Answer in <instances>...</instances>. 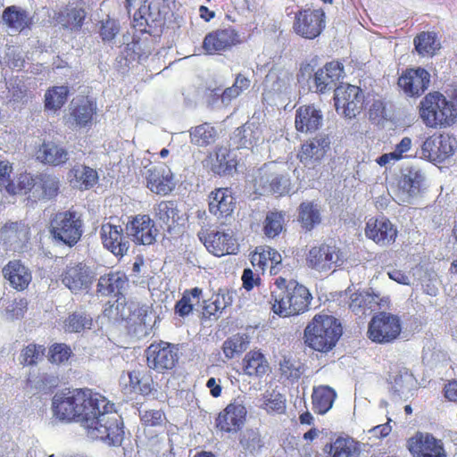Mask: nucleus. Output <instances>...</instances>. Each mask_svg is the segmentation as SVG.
<instances>
[{
	"label": "nucleus",
	"mask_w": 457,
	"mask_h": 457,
	"mask_svg": "<svg viewBox=\"0 0 457 457\" xmlns=\"http://www.w3.org/2000/svg\"><path fill=\"white\" fill-rule=\"evenodd\" d=\"M328 145V143L325 137H313L306 140L301 145L297 158L304 165L320 162L324 157Z\"/></svg>",
	"instance_id": "obj_33"
},
{
	"label": "nucleus",
	"mask_w": 457,
	"mask_h": 457,
	"mask_svg": "<svg viewBox=\"0 0 457 457\" xmlns=\"http://www.w3.org/2000/svg\"><path fill=\"white\" fill-rule=\"evenodd\" d=\"M62 282L71 292L86 289L90 283L89 270L82 262H70L61 274Z\"/></svg>",
	"instance_id": "obj_24"
},
{
	"label": "nucleus",
	"mask_w": 457,
	"mask_h": 457,
	"mask_svg": "<svg viewBox=\"0 0 457 457\" xmlns=\"http://www.w3.org/2000/svg\"><path fill=\"white\" fill-rule=\"evenodd\" d=\"M73 356L71 346L65 343H54L48 349V361L52 364L66 363Z\"/></svg>",
	"instance_id": "obj_52"
},
{
	"label": "nucleus",
	"mask_w": 457,
	"mask_h": 457,
	"mask_svg": "<svg viewBox=\"0 0 457 457\" xmlns=\"http://www.w3.org/2000/svg\"><path fill=\"white\" fill-rule=\"evenodd\" d=\"M149 370L165 374L179 362V348L176 345L160 340L153 342L145 351Z\"/></svg>",
	"instance_id": "obj_8"
},
{
	"label": "nucleus",
	"mask_w": 457,
	"mask_h": 457,
	"mask_svg": "<svg viewBox=\"0 0 457 457\" xmlns=\"http://www.w3.org/2000/svg\"><path fill=\"white\" fill-rule=\"evenodd\" d=\"M188 134L190 143L201 148L214 145L219 137L217 129L210 122H203L191 127Z\"/></svg>",
	"instance_id": "obj_35"
},
{
	"label": "nucleus",
	"mask_w": 457,
	"mask_h": 457,
	"mask_svg": "<svg viewBox=\"0 0 457 457\" xmlns=\"http://www.w3.org/2000/svg\"><path fill=\"white\" fill-rule=\"evenodd\" d=\"M49 232L55 240L71 247L82 237L83 220L75 211L58 212L50 220Z\"/></svg>",
	"instance_id": "obj_5"
},
{
	"label": "nucleus",
	"mask_w": 457,
	"mask_h": 457,
	"mask_svg": "<svg viewBox=\"0 0 457 457\" xmlns=\"http://www.w3.org/2000/svg\"><path fill=\"white\" fill-rule=\"evenodd\" d=\"M312 299V294L305 286L296 280L278 277L271 287L270 303L275 314L291 317L307 312Z\"/></svg>",
	"instance_id": "obj_2"
},
{
	"label": "nucleus",
	"mask_w": 457,
	"mask_h": 457,
	"mask_svg": "<svg viewBox=\"0 0 457 457\" xmlns=\"http://www.w3.org/2000/svg\"><path fill=\"white\" fill-rule=\"evenodd\" d=\"M37 176L34 178L31 174L21 173L15 181L7 184L6 191L11 195L28 194L36 187Z\"/></svg>",
	"instance_id": "obj_50"
},
{
	"label": "nucleus",
	"mask_w": 457,
	"mask_h": 457,
	"mask_svg": "<svg viewBox=\"0 0 457 457\" xmlns=\"http://www.w3.org/2000/svg\"><path fill=\"white\" fill-rule=\"evenodd\" d=\"M100 237L104 248L116 257H123L129 249V241L120 225L104 223L100 229Z\"/></svg>",
	"instance_id": "obj_19"
},
{
	"label": "nucleus",
	"mask_w": 457,
	"mask_h": 457,
	"mask_svg": "<svg viewBox=\"0 0 457 457\" xmlns=\"http://www.w3.org/2000/svg\"><path fill=\"white\" fill-rule=\"evenodd\" d=\"M86 12L84 9H67L66 12L61 15V21L63 26L71 29H79L85 21Z\"/></svg>",
	"instance_id": "obj_57"
},
{
	"label": "nucleus",
	"mask_w": 457,
	"mask_h": 457,
	"mask_svg": "<svg viewBox=\"0 0 457 457\" xmlns=\"http://www.w3.org/2000/svg\"><path fill=\"white\" fill-rule=\"evenodd\" d=\"M305 261L309 268L319 272L335 270L341 262V251L336 245L322 243L311 247Z\"/></svg>",
	"instance_id": "obj_13"
},
{
	"label": "nucleus",
	"mask_w": 457,
	"mask_h": 457,
	"mask_svg": "<svg viewBox=\"0 0 457 457\" xmlns=\"http://www.w3.org/2000/svg\"><path fill=\"white\" fill-rule=\"evenodd\" d=\"M248 342L243 336L237 334L227 338L222 345V352L228 360L235 358L237 355L245 352L247 348Z\"/></svg>",
	"instance_id": "obj_51"
},
{
	"label": "nucleus",
	"mask_w": 457,
	"mask_h": 457,
	"mask_svg": "<svg viewBox=\"0 0 457 457\" xmlns=\"http://www.w3.org/2000/svg\"><path fill=\"white\" fill-rule=\"evenodd\" d=\"M298 211V220L306 230H312L321 220L320 210L312 202L302 203Z\"/></svg>",
	"instance_id": "obj_45"
},
{
	"label": "nucleus",
	"mask_w": 457,
	"mask_h": 457,
	"mask_svg": "<svg viewBox=\"0 0 457 457\" xmlns=\"http://www.w3.org/2000/svg\"><path fill=\"white\" fill-rule=\"evenodd\" d=\"M419 116L427 128L433 129H448L457 123L447 96L439 91L429 92L422 98Z\"/></svg>",
	"instance_id": "obj_4"
},
{
	"label": "nucleus",
	"mask_w": 457,
	"mask_h": 457,
	"mask_svg": "<svg viewBox=\"0 0 457 457\" xmlns=\"http://www.w3.org/2000/svg\"><path fill=\"white\" fill-rule=\"evenodd\" d=\"M28 309V301L26 298L14 299L6 306V312L12 319L22 318Z\"/></svg>",
	"instance_id": "obj_61"
},
{
	"label": "nucleus",
	"mask_w": 457,
	"mask_h": 457,
	"mask_svg": "<svg viewBox=\"0 0 457 457\" xmlns=\"http://www.w3.org/2000/svg\"><path fill=\"white\" fill-rule=\"evenodd\" d=\"M401 332L402 323L397 315L379 312L369 322L367 337L374 343L385 345L395 341Z\"/></svg>",
	"instance_id": "obj_6"
},
{
	"label": "nucleus",
	"mask_w": 457,
	"mask_h": 457,
	"mask_svg": "<svg viewBox=\"0 0 457 457\" xmlns=\"http://www.w3.org/2000/svg\"><path fill=\"white\" fill-rule=\"evenodd\" d=\"M53 416L64 422H79L87 436L107 441L110 445H120L123 429L113 413V404L90 388H66L52 398Z\"/></svg>",
	"instance_id": "obj_1"
},
{
	"label": "nucleus",
	"mask_w": 457,
	"mask_h": 457,
	"mask_svg": "<svg viewBox=\"0 0 457 457\" xmlns=\"http://www.w3.org/2000/svg\"><path fill=\"white\" fill-rule=\"evenodd\" d=\"M238 162L237 156L227 149L219 148L216 151V160L211 170L219 176L229 175L236 171Z\"/></svg>",
	"instance_id": "obj_42"
},
{
	"label": "nucleus",
	"mask_w": 457,
	"mask_h": 457,
	"mask_svg": "<svg viewBox=\"0 0 457 457\" xmlns=\"http://www.w3.org/2000/svg\"><path fill=\"white\" fill-rule=\"evenodd\" d=\"M206 249L215 256L236 254L239 245L232 232L212 231L199 236Z\"/></svg>",
	"instance_id": "obj_17"
},
{
	"label": "nucleus",
	"mask_w": 457,
	"mask_h": 457,
	"mask_svg": "<svg viewBox=\"0 0 457 457\" xmlns=\"http://www.w3.org/2000/svg\"><path fill=\"white\" fill-rule=\"evenodd\" d=\"M2 18L8 28L19 32L30 29L34 23L29 13L16 5L6 7L3 12Z\"/></svg>",
	"instance_id": "obj_37"
},
{
	"label": "nucleus",
	"mask_w": 457,
	"mask_h": 457,
	"mask_svg": "<svg viewBox=\"0 0 457 457\" xmlns=\"http://www.w3.org/2000/svg\"><path fill=\"white\" fill-rule=\"evenodd\" d=\"M241 367L243 374L250 378H262L270 370V364L260 350H251L246 353Z\"/></svg>",
	"instance_id": "obj_32"
},
{
	"label": "nucleus",
	"mask_w": 457,
	"mask_h": 457,
	"mask_svg": "<svg viewBox=\"0 0 457 457\" xmlns=\"http://www.w3.org/2000/svg\"><path fill=\"white\" fill-rule=\"evenodd\" d=\"M121 391L125 395L138 394L147 396L156 391L151 370H133L120 377Z\"/></svg>",
	"instance_id": "obj_15"
},
{
	"label": "nucleus",
	"mask_w": 457,
	"mask_h": 457,
	"mask_svg": "<svg viewBox=\"0 0 457 457\" xmlns=\"http://www.w3.org/2000/svg\"><path fill=\"white\" fill-rule=\"evenodd\" d=\"M321 112L313 105H302L295 112V129L301 133H312L322 124Z\"/></svg>",
	"instance_id": "obj_27"
},
{
	"label": "nucleus",
	"mask_w": 457,
	"mask_h": 457,
	"mask_svg": "<svg viewBox=\"0 0 457 457\" xmlns=\"http://www.w3.org/2000/svg\"><path fill=\"white\" fill-rule=\"evenodd\" d=\"M416 52L420 56H434L441 48V43L435 31H421L413 39Z\"/></svg>",
	"instance_id": "obj_38"
},
{
	"label": "nucleus",
	"mask_w": 457,
	"mask_h": 457,
	"mask_svg": "<svg viewBox=\"0 0 457 457\" xmlns=\"http://www.w3.org/2000/svg\"><path fill=\"white\" fill-rule=\"evenodd\" d=\"M140 420L145 427H158L164 424L166 416L162 410H147L140 414Z\"/></svg>",
	"instance_id": "obj_59"
},
{
	"label": "nucleus",
	"mask_w": 457,
	"mask_h": 457,
	"mask_svg": "<svg viewBox=\"0 0 457 457\" xmlns=\"http://www.w3.org/2000/svg\"><path fill=\"white\" fill-rule=\"evenodd\" d=\"M119 32V26L114 20L102 21L100 36L104 41H112Z\"/></svg>",
	"instance_id": "obj_63"
},
{
	"label": "nucleus",
	"mask_w": 457,
	"mask_h": 457,
	"mask_svg": "<svg viewBox=\"0 0 457 457\" xmlns=\"http://www.w3.org/2000/svg\"><path fill=\"white\" fill-rule=\"evenodd\" d=\"M36 158L40 162L49 166H62L69 159L65 148L54 141H43L36 151Z\"/></svg>",
	"instance_id": "obj_29"
},
{
	"label": "nucleus",
	"mask_w": 457,
	"mask_h": 457,
	"mask_svg": "<svg viewBox=\"0 0 457 457\" xmlns=\"http://www.w3.org/2000/svg\"><path fill=\"white\" fill-rule=\"evenodd\" d=\"M127 229L137 244L150 245L156 239L157 229L149 215H136L128 223Z\"/></svg>",
	"instance_id": "obj_21"
},
{
	"label": "nucleus",
	"mask_w": 457,
	"mask_h": 457,
	"mask_svg": "<svg viewBox=\"0 0 457 457\" xmlns=\"http://www.w3.org/2000/svg\"><path fill=\"white\" fill-rule=\"evenodd\" d=\"M457 139L450 133L436 132L421 145L422 156L432 162H443L453 155Z\"/></svg>",
	"instance_id": "obj_9"
},
{
	"label": "nucleus",
	"mask_w": 457,
	"mask_h": 457,
	"mask_svg": "<svg viewBox=\"0 0 457 457\" xmlns=\"http://www.w3.org/2000/svg\"><path fill=\"white\" fill-rule=\"evenodd\" d=\"M262 408L268 413H284L286 411V398L276 392L263 395Z\"/></svg>",
	"instance_id": "obj_54"
},
{
	"label": "nucleus",
	"mask_w": 457,
	"mask_h": 457,
	"mask_svg": "<svg viewBox=\"0 0 457 457\" xmlns=\"http://www.w3.org/2000/svg\"><path fill=\"white\" fill-rule=\"evenodd\" d=\"M334 101L337 112L352 119L363 109L364 95L360 87L340 85L335 89Z\"/></svg>",
	"instance_id": "obj_11"
},
{
	"label": "nucleus",
	"mask_w": 457,
	"mask_h": 457,
	"mask_svg": "<svg viewBox=\"0 0 457 457\" xmlns=\"http://www.w3.org/2000/svg\"><path fill=\"white\" fill-rule=\"evenodd\" d=\"M236 197L229 187H218L208 195V209L218 219L230 216L236 208Z\"/></svg>",
	"instance_id": "obj_20"
},
{
	"label": "nucleus",
	"mask_w": 457,
	"mask_h": 457,
	"mask_svg": "<svg viewBox=\"0 0 457 457\" xmlns=\"http://www.w3.org/2000/svg\"><path fill=\"white\" fill-rule=\"evenodd\" d=\"M128 282L126 274L122 271H110L102 275L96 286V292L103 296H118L121 294Z\"/></svg>",
	"instance_id": "obj_31"
},
{
	"label": "nucleus",
	"mask_w": 457,
	"mask_h": 457,
	"mask_svg": "<svg viewBox=\"0 0 457 457\" xmlns=\"http://www.w3.org/2000/svg\"><path fill=\"white\" fill-rule=\"evenodd\" d=\"M75 178L81 189H89L98 181V173L96 170L83 165L81 169H75Z\"/></svg>",
	"instance_id": "obj_56"
},
{
	"label": "nucleus",
	"mask_w": 457,
	"mask_h": 457,
	"mask_svg": "<svg viewBox=\"0 0 457 457\" xmlns=\"http://www.w3.org/2000/svg\"><path fill=\"white\" fill-rule=\"evenodd\" d=\"M262 194H270L278 197L289 193L291 181L287 173H265L260 177Z\"/></svg>",
	"instance_id": "obj_30"
},
{
	"label": "nucleus",
	"mask_w": 457,
	"mask_h": 457,
	"mask_svg": "<svg viewBox=\"0 0 457 457\" xmlns=\"http://www.w3.org/2000/svg\"><path fill=\"white\" fill-rule=\"evenodd\" d=\"M154 210L156 218L168 227L174 223L175 217L178 215V210L173 201H162Z\"/></svg>",
	"instance_id": "obj_55"
},
{
	"label": "nucleus",
	"mask_w": 457,
	"mask_h": 457,
	"mask_svg": "<svg viewBox=\"0 0 457 457\" xmlns=\"http://www.w3.org/2000/svg\"><path fill=\"white\" fill-rule=\"evenodd\" d=\"M387 303L388 299L380 298L378 295L357 292L351 295L349 308L356 314L360 312L365 314L368 310L375 311L377 306L380 308Z\"/></svg>",
	"instance_id": "obj_34"
},
{
	"label": "nucleus",
	"mask_w": 457,
	"mask_h": 457,
	"mask_svg": "<svg viewBox=\"0 0 457 457\" xmlns=\"http://www.w3.org/2000/svg\"><path fill=\"white\" fill-rule=\"evenodd\" d=\"M2 238L10 244H22L29 239V227L22 221L6 222L1 228Z\"/></svg>",
	"instance_id": "obj_40"
},
{
	"label": "nucleus",
	"mask_w": 457,
	"mask_h": 457,
	"mask_svg": "<svg viewBox=\"0 0 457 457\" xmlns=\"http://www.w3.org/2000/svg\"><path fill=\"white\" fill-rule=\"evenodd\" d=\"M28 91L24 82L21 79H15L9 87L11 99L14 102H23L28 97Z\"/></svg>",
	"instance_id": "obj_62"
},
{
	"label": "nucleus",
	"mask_w": 457,
	"mask_h": 457,
	"mask_svg": "<svg viewBox=\"0 0 457 457\" xmlns=\"http://www.w3.org/2000/svg\"><path fill=\"white\" fill-rule=\"evenodd\" d=\"M212 303L207 306L212 310L211 313L222 312L232 303V297L228 291L219 290V292L212 296Z\"/></svg>",
	"instance_id": "obj_60"
},
{
	"label": "nucleus",
	"mask_w": 457,
	"mask_h": 457,
	"mask_svg": "<svg viewBox=\"0 0 457 457\" xmlns=\"http://www.w3.org/2000/svg\"><path fill=\"white\" fill-rule=\"evenodd\" d=\"M202 293L203 291L199 287L185 290L182 297L175 304V313L180 317H185L191 313L194 305L199 303Z\"/></svg>",
	"instance_id": "obj_46"
},
{
	"label": "nucleus",
	"mask_w": 457,
	"mask_h": 457,
	"mask_svg": "<svg viewBox=\"0 0 457 457\" xmlns=\"http://www.w3.org/2000/svg\"><path fill=\"white\" fill-rule=\"evenodd\" d=\"M46 347L43 345L29 344L25 346L20 355V363L22 366L37 365L38 361L44 356Z\"/></svg>",
	"instance_id": "obj_53"
},
{
	"label": "nucleus",
	"mask_w": 457,
	"mask_h": 457,
	"mask_svg": "<svg viewBox=\"0 0 457 457\" xmlns=\"http://www.w3.org/2000/svg\"><path fill=\"white\" fill-rule=\"evenodd\" d=\"M279 370L283 376L290 379H298L302 375L300 362L291 356H283L279 361Z\"/></svg>",
	"instance_id": "obj_58"
},
{
	"label": "nucleus",
	"mask_w": 457,
	"mask_h": 457,
	"mask_svg": "<svg viewBox=\"0 0 457 457\" xmlns=\"http://www.w3.org/2000/svg\"><path fill=\"white\" fill-rule=\"evenodd\" d=\"M237 131L236 136L238 137L237 147L239 148H253L261 137V131L252 125L242 126Z\"/></svg>",
	"instance_id": "obj_49"
},
{
	"label": "nucleus",
	"mask_w": 457,
	"mask_h": 457,
	"mask_svg": "<svg viewBox=\"0 0 457 457\" xmlns=\"http://www.w3.org/2000/svg\"><path fill=\"white\" fill-rule=\"evenodd\" d=\"M282 262L281 254L268 245H260L251 253V263L257 270L263 273L270 266V274L278 273V265Z\"/></svg>",
	"instance_id": "obj_26"
},
{
	"label": "nucleus",
	"mask_w": 457,
	"mask_h": 457,
	"mask_svg": "<svg viewBox=\"0 0 457 457\" xmlns=\"http://www.w3.org/2000/svg\"><path fill=\"white\" fill-rule=\"evenodd\" d=\"M444 396L453 403H457V379L449 380L443 389Z\"/></svg>",
	"instance_id": "obj_64"
},
{
	"label": "nucleus",
	"mask_w": 457,
	"mask_h": 457,
	"mask_svg": "<svg viewBox=\"0 0 457 457\" xmlns=\"http://www.w3.org/2000/svg\"><path fill=\"white\" fill-rule=\"evenodd\" d=\"M96 112V100L88 96H80L72 103L70 114L77 127L87 128L92 126Z\"/></svg>",
	"instance_id": "obj_25"
},
{
	"label": "nucleus",
	"mask_w": 457,
	"mask_h": 457,
	"mask_svg": "<svg viewBox=\"0 0 457 457\" xmlns=\"http://www.w3.org/2000/svg\"><path fill=\"white\" fill-rule=\"evenodd\" d=\"M326 28V13L322 8L302 7L295 12L292 29L305 39H315Z\"/></svg>",
	"instance_id": "obj_7"
},
{
	"label": "nucleus",
	"mask_w": 457,
	"mask_h": 457,
	"mask_svg": "<svg viewBox=\"0 0 457 457\" xmlns=\"http://www.w3.org/2000/svg\"><path fill=\"white\" fill-rule=\"evenodd\" d=\"M93 325V319L85 312H73L70 314L63 322V328L68 333H80L90 329Z\"/></svg>",
	"instance_id": "obj_48"
},
{
	"label": "nucleus",
	"mask_w": 457,
	"mask_h": 457,
	"mask_svg": "<svg viewBox=\"0 0 457 457\" xmlns=\"http://www.w3.org/2000/svg\"><path fill=\"white\" fill-rule=\"evenodd\" d=\"M146 187L156 195H167L176 187L175 176L165 164L149 168L145 172Z\"/></svg>",
	"instance_id": "obj_16"
},
{
	"label": "nucleus",
	"mask_w": 457,
	"mask_h": 457,
	"mask_svg": "<svg viewBox=\"0 0 457 457\" xmlns=\"http://www.w3.org/2000/svg\"><path fill=\"white\" fill-rule=\"evenodd\" d=\"M430 74L424 68H409L403 71L397 84L405 95L411 97L420 96L428 87Z\"/></svg>",
	"instance_id": "obj_18"
},
{
	"label": "nucleus",
	"mask_w": 457,
	"mask_h": 457,
	"mask_svg": "<svg viewBox=\"0 0 457 457\" xmlns=\"http://www.w3.org/2000/svg\"><path fill=\"white\" fill-rule=\"evenodd\" d=\"M246 408L234 401L228 403L215 418V428L221 433L236 434L246 421Z\"/></svg>",
	"instance_id": "obj_14"
},
{
	"label": "nucleus",
	"mask_w": 457,
	"mask_h": 457,
	"mask_svg": "<svg viewBox=\"0 0 457 457\" xmlns=\"http://www.w3.org/2000/svg\"><path fill=\"white\" fill-rule=\"evenodd\" d=\"M285 224V212L270 211L263 221V233L269 238H275L283 230Z\"/></svg>",
	"instance_id": "obj_47"
},
{
	"label": "nucleus",
	"mask_w": 457,
	"mask_h": 457,
	"mask_svg": "<svg viewBox=\"0 0 457 457\" xmlns=\"http://www.w3.org/2000/svg\"><path fill=\"white\" fill-rule=\"evenodd\" d=\"M406 448L411 457H447L443 441L427 432L418 431L408 438Z\"/></svg>",
	"instance_id": "obj_12"
},
{
	"label": "nucleus",
	"mask_w": 457,
	"mask_h": 457,
	"mask_svg": "<svg viewBox=\"0 0 457 457\" xmlns=\"http://www.w3.org/2000/svg\"><path fill=\"white\" fill-rule=\"evenodd\" d=\"M341 336V323L335 317L327 314H316L303 333L306 345L320 353L332 350Z\"/></svg>",
	"instance_id": "obj_3"
},
{
	"label": "nucleus",
	"mask_w": 457,
	"mask_h": 457,
	"mask_svg": "<svg viewBox=\"0 0 457 457\" xmlns=\"http://www.w3.org/2000/svg\"><path fill=\"white\" fill-rule=\"evenodd\" d=\"M311 397L313 411L324 415L332 408L337 392L329 386L320 385L313 387Z\"/></svg>",
	"instance_id": "obj_36"
},
{
	"label": "nucleus",
	"mask_w": 457,
	"mask_h": 457,
	"mask_svg": "<svg viewBox=\"0 0 457 457\" xmlns=\"http://www.w3.org/2000/svg\"><path fill=\"white\" fill-rule=\"evenodd\" d=\"M242 43L239 31L233 26H228L207 33L203 40L202 48L206 54H222Z\"/></svg>",
	"instance_id": "obj_10"
},
{
	"label": "nucleus",
	"mask_w": 457,
	"mask_h": 457,
	"mask_svg": "<svg viewBox=\"0 0 457 457\" xmlns=\"http://www.w3.org/2000/svg\"><path fill=\"white\" fill-rule=\"evenodd\" d=\"M3 275L9 281L10 286L17 291L27 289L32 280L31 272L20 260L10 261L3 268Z\"/></svg>",
	"instance_id": "obj_28"
},
{
	"label": "nucleus",
	"mask_w": 457,
	"mask_h": 457,
	"mask_svg": "<svg viewBox=\"0 0 457 457\" xmlns=\"http://www.w3.org/2000/svg\"><path fill=\"white\" fill-rule=\"evenodd\" d=\"M365 235L376 244L386 246L393 244L397 237V229L385 217L370 220L366 223Z\"/></svg>",
	"instance_id": "obj_23"
},
{
	"label": "nucleus",
	"mask_w": 457,
	"mask_h": 457,
	"mask_svg": "<svg viewBox=\"0 0 457 457\" xmlns=\"http://www.w3.org/2000/svg\"><path fill=\"white\" fill-rule=\"evenodd\" d=\"M344 66L338 61L327 62L319 69L313 76V85L316 92L325 94L333 89L339 79L343 77Z\"/></svg>",
	"instance_id": "obj_22"
},
{
	"label": "nucleus",
	"mask_w": 457,
	"mask_h": 457,
	"mask_svg": "<svg viewBox=\"0 0 457 457\" xmlns=\"http://www.w3.org/2000/svg\"><path fill=\"white\" fill-rule=\"evenodd\" d=\"M36 187L41 190L39 199L49 201L54 199L60 193V179L52 174L40 173L37 175Z\"/></svg>",
	"instance_id": "obj_43"
},
{
	"label": "nucleus",
	"mask_w": 457,
	"mask_h": 457,
	"mask_svg": "<svg viewBox=\"0 0 457 457\" xmlns=\"http://www.w3.org/2000/svg\"><path fill=\"white\" fill-rule=\"evenodd\" d=\"M70 94L66 86H54L48 88L45 94V108L48 111L57 112L67 102Z\"/></svg>",
	"instance_id": "obj_44"
},
{
	"label": "nucleus",
	"mask_w": 457,
	"mask_h": 457,
	"mask_svg": "<svg viewBox=\"0 0 457 457\" xmlns=\"http://www.w3.org/2000/svg\"><path fill=\"white\" fill-rule=\"evenodd\" d=\"M328 455L329 457H360V443L349 436H338L331 442Z\"/></svg>",
	"instance_id": "obj_39"
},
{
	"label": "nucleus",
	"mask_w": 457,
	"mask_h": 457,
	"mask_svg": "<svg viewBox=\"0 0 457 457\" xmlns=\"http://www.w3.org/2000/svg\"><path fill=\"white\" fill-rule=\"evenodd\" d=\"M26 386L37 394L46 395L52 393L59 386V378L52 373L38 372L35 378L29 377L27 378Z\"/></svg>",
	"instance_id": "obj_41"
}]
</instances>
